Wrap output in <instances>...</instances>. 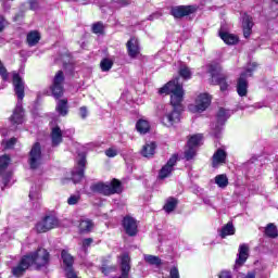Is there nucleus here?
Returning a JSON list of instances; mask_svg holds the SVG:
<instances>
[{
  "mask_svg": "<svg viewBox=\"0 0 278 278\" xmlns=\"http://www.w3.org/2000/svg\"><path fill=\"white\" fill-rule=\"evenodd\" d=\"M62 129L59 128V126H55L51 130V140H52V147H58V144H61L62 142V136H63Z\"/></svg>",
  "mask_w": 278,
  "mask_h": 278,
  "instance_id": "nucleus-23",
  "label": "nucleus"
},
{
  "mask_svg": "<svg viewBox=\"0 0 278 278\" xmlns=\"http://www.w3.org/2000/svg\"><path fill=\"white\" fill-rule=\"evenodd\" d=\"M4 186H8V179H4Z\"/></svg>",
  "mask_w": 278,
  "mask_h": 278,
  "instance_id": "nucleus-54",
  "label": "nucleus"
},
{
  "mask_svg": "<svg viewBox=\"0 0 278 278\" xmlns=\"http://www.w3.org/2000/svg\"><path fill=\"white\" fill-rule=\"evenodd\" d=\"M94 190L101 194H104L105 197H110L111 194H118L123 192V187L121 186V181L113 179L109 184L100 182L96 185Z\"/></svg>",
  "mask_w": 278,
  "mask_h": 278,
  "instance_id": "nucleus-4",
  "label": "nucleus"
},
{
  "mask_svg": "<svg viewBox=\"0 0 278 278\" xmlns=\"http://www.w3.org/2000/svg\"><path fill=\"white\" fill-rule=\"evenodd\" d=\"M55 227H60V219L53 215H48L36 224L35 229L37 233H47V231H51Z\"/></svg>",
  "mask_w": 278,
  "mask_h": 278,
  "instance_id": "nucleus-5",
  "label": "nucleus"
},
{
  "mask_svg": "<svg viewBox=\"0 0 278 278\" xmlns=\"http://www.w3.org/2000/svg\"><path fill=\"white\" fill-rule=\"evenodd\" d=\"M210 103H212V97L207 93H200L194 104L189 105L190 112H205L207 108H210Z\"/></svg>",
  "mask_w": 278,
  "mask_h": 278,
  "instance_id": "nucleus-7",
  "label": "nucleus"
},
{
  "mask_svg": "<svg viewBox=\"0 0 278 278\" xmlns=\"http://www.w3.org/2000/svg\"><path fill=\"white\" fill-rule=\"evenodd\" d=\"M271 10H275V12H278V0H274L271 2Z\"/></svg>",
  "mask_w": 278,
  "mask_h": 278,
  "instance_id": "nucleus-51",
  "label": "nucleus"
},
{
  "mask_svg": "<svg viewBox=\"0 0 278 278\" xmlns=\"http://www.w3.org/2000/svg\"><path fill=\"white\" fill-rule=\"evenodd\" d=\"M157 146L155 142L146 143L141 150V155L143 157H151L152 155H155V149Z\"/></svg>",
  "mask_w": 278,
  "mask_h": 278,
  "instance_id": "nucleus-24",
  "label": "nucleus"
},
{
  "mask_svg": "<svg viewBox=\"0 0 278 278\" xmlns=\"http://www.w3.org/2000/svg\"><path fill=\"white\" fill-rule=\"evenodd\" d=\"M195 155H197V149L187 146V149L185 150V160L190 162V160H194Z\"/></svg>",
  "mask_w": 278,
  "mask_h": 278,
  "instance_id": "nucleus-36",
  "label": "nucleus"
},
{
  "mask_svg": "<svg viewBox=\"0 0 278 278\" xmlns=\"http://www.w3.org/2000/svg\"><path fill=\"white\" fill-rule=\"evenodd\" d=\"M265 236H268V238H277V227H275L273 224H269L265 228Z\"/></svg>",
  "mask_w": 278,
  "mask_h": 278,
  "instance_id": "nucleus-37",
  "label": "nucleus"
},
{
  "mask_svg": "<svg viewBox=\"0 0 278 278\" xmlns=\"http://www.w3.org/2000/svg\"><path fill=\"white\" fill-rule=\"evenodd\" d=\"M143 260L144 262H147V264H150L151 266H160V264H162V260L151 254H144Z\"/></svg>",
  "mask_w": 278,
  "mask_h": 278,
  "instance_id": "nucleus-30",
  "label": "nucleus"
},
{
  "mask_svg": "<svg viewBox=\"0 0 278 278\" xmlns=\"http://www.w3.org/2000/svg\"><path fill=\"white\" fill-rule=\"evenodd\" d=\"M93 240L92 238H87L83 240V247L84 249H88V247H90V244H92Z\"/></svg>",
  "mask_w": 278,
  "mask_h": 278,
  "instance_id": "nucleus-49",
  "label": "nucleus"
},
{
  "mask_svg": "<svg viewBox=\"0 0 278 278\" xmlns=\"http://www.w3.org/2000/svg\"><path fill=\"white\" fill-rule=\"evenodd\" d=\"M211 73H212V81L219 86L222 92H225V90L229 88V84L227 83V76L223 74L216 75L214 74V72H211Z\"/></svg>",
  "mask_w": 278,
  "mask_h": 278,
  "instance_id": "nucleus-19",
  "label": "nucleus"
},
{
  "mask_svg": "<svg viewBox=\"0 0 278 278\" xmlns=\"http://www.w3.org/2000/svg\"><path fill=\"white\" fill-rule=\"evenodd\" d=\"M227 162V152L223 149H218L214 154H213V168H218V166H223Z\"/></svg>",
  "mask_w": 278,
  "mask_h": 278,
  "instance_id": "nucleus-17",
  "label": "nucleus"
},
{
  "mask_svg": "<svg viewBox=\"0 0 278 278\" xmlns=\"http://www.w3.org/2000/svg\"><path fill=\"white\" fill-rule=\"evenodd\" d=\"M28 164L31 170H36L42 166V148L40 147V143L37 142L31 147L28 154Z\"/></svg>",
  "mask_w": 278,
  "mask_h": 278,
  "instance_id": "nucleus-6",
  "label": "nucleus"
},
{
  "mask_svg": "<svg viewBox=\"0 0 278 278\" xmlns=\"http://www.w3.org/2000/svg\"><path fill=\"white\" fill-rule=\"evenodd\" d=\"M114 3H117L119 8H125L126 5H129V0H113Z\"/></svg>",
  "mask_w": 278,
  "mask_h": 278,
  "instance_id": "nucleus-46",
  "label": "nucleus"
},
{
  "mask_svg": "<svg viewBox=\"0 0 278 278\" xmlns=\"http://www.w3.org/2000/svg\"><path fill=\"white\" fill-rule=\"evenodd\" d=\"M11 159L8 154L0 156V170H5L10 166Z\"/></svg>",
  "mask_w": 278,
  "mask_h": 278,
  "instance_id": "nucleus-38",
  "label": "nucleus"
},
{
  "mask_svg": "<svg viewBox=\"0 0 278 278\" xmlns=\"http://www.w3.org/2000/svg\"><path fill=\"white\" fill-rule=\"evenodd\" d=\"M175 207H177V199H175V198L167 199V201L164 205L165 212L167 214H170V212H173L175 210Z\"/></svg>",
  "mask_w": 278,
  "mask_h": 278,
  "instance_id": "nucleus-33",
  "label": "nucleus"
},
{
  "mask_svg": "<svg viewBox=\"0 0 278 278\" xmlns=\"http://www.w3.org/2000/svg\"><path fill=\"white\" fill-rule=\"evenodd\" d=\"M179 75L182 79H190V77H192V72L190 71V67L181 65L179 68Z\"/></svg>",
  "mask_w": 278,
  "mask_h": 278,
  "instance_id": "nucleus-34",
  "label": "nucleus"
},
{
  "mask_svg": "<svg viewBox=\"0 0 278 278\" xmlns=\"http://www.w3.org/2000/svg\"><path fill=\"white\" fill-rule=\"evenodd\" d=\"M30 266L42 268L49 264V252L46 249H38L36 252L26 255Z\"/></svg>",
  "mask_w": 278,
  "mask_h": 278,
  "instance_id": "nucleus-3",
  "label": "nucleus"
},
{
  "mask_svg": "<svg viewBox=\"0 0 278 278\" xmlns=\"http://www.w3.org/2000/svg\"><path fill=\"white\" fill-rule=\"evenodd\" d=\"M55 111L60 116H66V114H68V100H59L56 103Z\"/></svg>",
  "mask_w": 278,
  "mask_h": 278,
  "instance_id": "nucleus-25",
  "label": "nucleus"
},
{
  "mask_svg": "<svg viewBox=\"0 0 278 278\" xmlns=\"http://www.w3.org/2000/svg\"><path fill=\"white\" fill-rule=\"evenodd\" d=\"M79 115L81 116V118H86L88 116V109H86V106L80 108Z\"/></svg>",
  "mask_w": 278,
  "mask_h": 278,
  "instance_id": "nucleus-50",
  "label": "nucleus"
},
{
  "mask_svg": "<svg viewBox=\"0 0 278 278\" xmlns=\"http://www.w3.org/2000/svg\"><path fill=\"white\" fill-rule=\"evenodd\" d=\"M9 23L8 20L3 15H0V31H3L5 27H8Z\"/></svg>",
  "mask_w": 278,
  "mask_h": 278,
  "instance_id": "nucleus-44",
  "label": "nucleus"
},
{
  "mask_svg": "<svg viewBox=\"0 0 278 278\" xmlns=\"http://www.w3.org/2000/svg\"><path fill=\"white\" fill-rule=\"evenodd\" d=\"M79 201H81V194L79 192L70 195V198L67 199V203L70 205H77Z\"/></svg>",
  "mask_w": 278,
  "mask_h": 278,
  "instance_id": "nucleus-39",
  "label": "nucleus"
},
{
  "mask_svg": "<svg viewBox=\"0 0 278 278\" xmlns=\"http://www.w3.org/2000/svg\"><path fill=\"white\" fill-rule=\"evenodd\" d=\"M218 278H233V276L231 275V271L229 270H222L218 275Z\"/></svg>",
  "mask_w": 278,
  "mask_h": 278,
  "instance_id": "nucleus-45",
  "label": "nucleus"
},
{
  "mask_svg": "<svg viewBox=\"0 0 278 278\" xmlns=\"http://www.w3.org/2000/svg\"><path fill=\"white\" fill-rule=\"evenodd\" d=\"M248 258H249V245L243 243L239 247V254L236 260L235 268H238V266H242V264H244V262H247Z\"/></svg>",
  "mask_w": 278,
  "mask_h": 278,
  "instance_id": "nucleus-18",
  "label": "nucleus"
},
{
  "mask_svg": "<svg viewBox=\"0 0 278 278\" xmlns=\"http://www.w3.org/2000/svg\"><path fill=\"white\" fill-rule=\"evenodd\" d=\"M16 144V138H11L9 141L5 142L4 148L5 149H12Z\"/></svg>",
  "mask_w": 278,
  "mask_h": 278,
  "instance_id": "nucleus-47",
  "label": "nucleus"
},
{
  "mask_svg": "<svg viewBox=\"0 0 278 278\" xmlns=\"http://www.w3.org/2000/svg\"><path fill=\"white\" fill-rule=\"evenodd\" d=\"M13 88L18 99L17 104L13 111L10 122L12 125H23L25 123V111H23V99H25V80L21 74L13 73Z\"/></svg>",
  "mask_w": 278,
  "mask_h": 278,
  "instance_id": "nucleus-2",
  "label": "nucleus"
},
{
  "mask_svg": "<svg viewBox=\"0 0 278 278\" xmlns=\"http://www.w3.org/2000/svg\"><path fill=\"white\" fill-rule=\"evenodd\" d=\"M102 273H104V275H108V268H103Z\"/></svg>",
  "mask_w": 278,
  "mask_h": 278,
  "instance_id": "nucleus-53",
  "label": "nucleus"
},
{
  "mask_svg": "<svg viewBox=\"0 0 278 278\" xmlns=\"http://www.w3.org/2000/svg\"><path fill=\"white\" fill-rule=\"evenodd\" d=\"M251 75H253L251 70L241 73L237 84V92L239 97H247L249 92V83L247 81V78L251 77Z\"/></svg>",
  "mask_w": 278,
  "mask_h": 278,
  "instance_id": "nucleus-8",
  "label": "nucleus"
},
{
  "mask_svg": "<svg viewBox=\"0 0 278 278\" xmlns=\"http://www.w3.org/2000/svg\"><path fill=\"white\" fill-rule=\"evenodd\" d=\"M126 47L130 58L140 55V42L136 37L130 38V40L126 43Z\"/></svg>",
  "mask_w": 278,
  "mask_h": 278,
  "instance_id": "nucleus-15",
  "label": "nucleus"
},
{
  "mask_svg": "<svg viewBox=\"0 0 278 278\" xmlns=\"http://www.w3.org/2000/svg\"><path fill=\"white\" fill-rule=\"evenodd\" d=\"M242 25H243V36H244V38H250L252 29H253V17H251L248 14H244Z\"/></svg>",
  "mask_w": 278,
  "mask_h": 278,
  "instance_id": "nucleus-20",
  "label": "nucleus"
},
{
  "mask_svg": "<svg viewBox=\"0 0 278 278\" xmlns=\"http://www.w3.org/2000/svg\"><path fill=\"white\" fill-rule=\"evenodd\" d=\"M27 42L29 45V47H36V45H38V42H40V33L39 31H30L27 35Z\"/></svg>",
  "mask_w": 278,
  "mask_h": 278,
  "instance_id": "nucleus-27",
  "label": "nucleus"
},
{
  "mask_svg": "<svg viewBox=\"0 0 278 278\" xmlns=\"http://www.w3.org/2000/svg\"><path fill=\"white\" fill-rule=\"evenodd\" d=\"M218 34L219 38L224 40L225 45H238V36L227 33L223 30V28L219 29Z\"/></svg>",
  "mask_w": 278,
  "mask_h": 278,
  "instance_id": "nucleus-22",
  "label": "nucleus"
},
{
  "mask_svg": "<svg viewBox=\"0 0 278 278\" xmlns=\"http://www.w3.org/2000/svg\"><path fill=\"white\" fill-rule=\"evenodd\" d=\"M236 233V228L233 227V224L228 223L225 225L220 230V238H225L226 236H233Z\"/></svg>",
  "mask_w": 278,
  "mask_h": 278,
  "instance_id": "nucleus-28",
  "label": "nucleus"
},
{
  "mask_svg": "<svg viewBox=\"0 0 278 278\" xmlns=\"http://www.w3.org/2000/svg\"><path fill=\"white\" fill-rule=\"evenodd\" d=\"M112 66H114V62H112V60L110 59H103L100 62V67H101V71H103V73H106L108 71H110Z\"/></svg>",
  "mask_w": 278,
  "mask_h": 278,
  "instance_id": "nucleus-35",
  "label": "nucleus"
},
{
  "mask_svg": "<svg viewBox=\"0 0 278 278\" xmlns=\"http://www.w3.org/2000/svg\"><path fill=\"white\" fill-rule=\"evenodd\" d=\"M2 144H5V141H2Z\"/></svg>",
  "mask_w": 278,
  "mask_h": 278,
  "instance_id": "nucleus-55",
  "label": "nucleus"
},
{
  "mask_svg": "<svg viewBox=\"0 0 278 278\" xmlns=\"http://www.w3.org/2000/svg\"><path fill=\"white\" fill-rule=\"evenodd\" d=\"M197 12V7L194 5H180L172 8V15L175 18H184V16H188L190 14H194Z\"/></svg>",
  "mask_w": 278,
  "mask_h": 278,
  "instance_id": "nucleus-11",
  "label": "nucleus"
},
{
  "mask_svg": "<svg viewBox=\"0 0 278 278\" xmlns=\"http://www.w3.org/2000/svg\"><path fill=\"white\" fill-rule=\"evenodd\" d=\"M256 275L257 274L255 271H248L247 274L239 273L237 278H255Z\"/></svg>",
  "mask_w": 278,
  "mask_h": 278,
  "instance_id": "nucleus-41",
  "label": "nucleus"
},
{
  "mask_svg": "<svg viewBox=\"0 0 278 278\" xmlns=\"http://www.w3.org/2000/svg\"><path fill=\"white\" fill-rule=\"evenodd\" d=\"M94 229V223L91 219H80L78 224L79 233H90Z\"/></svg>",
  "mask_w": 278,
  "mask_h": 278,
  "instance_id": "nucleus-21",
  "label": "nucleus"
},
{
  "mask_svg": "<svg viewBox=\"0 0 278 278\" xmlns=\"http://www.w3.org/2000/svg\"><path fill=\"white\" fill-rule=\"evenodd\" d=\"M30 264L27 260V256H24L21 258L18 264L12 267L11 273L13 277H23L25 273H27V269L29 268Z\"/></svg>",
  "mask_w": 278,
  "mask_h": 278,
  "instance_id": "nucleus-13",
  "label": "nucleus"
},
{
  "mask_svg": "<svg viewBox=\"0 0 278 278\" xmlns=\"http://www.w3.org/2000/svg\"><path fill=\"white\" fill-rule=\"evenodd\" d=\"M77 164H78V167L72 172V181H74V184H79V181L84 179V168L86 167L85 153L78 154Z\"/></svg>",
  "mask_w": 278,
  "mask_h": 278,
  "instance_id": "nucleus-9",
  "label": "nucleus"
},
{
  "mask_svg": "<svg viewBox=\"0 0 278 278\" xmlns=\"http://www.w3.org/2000/svg\"><path fill=\"white\" fill-rule=\"evenodd\" d=\"M29 199L33 201V203H36L42 199V194H40V189L38 187H31Z\"/></svg>",
  "mask_w": 278,
  "mask_h": 278,
  "instance_id": "nucleus-32",
  "label": "nucleus"
},
{
  "mask_svg": "<svg viewBox=\"0 0 278 278\" xmlns=\"http://www.w3.org/2000/svg\"><path fill=\"white\" fill-rule=\"evenodd\" d=\"M160 13H154L152 15L149 16V21H153L154 18H160Z\"/></svg>",
  "mask_w": 278,
  "mask_h": 278,
  "instance_id": "nucleus-52",
  "label": "nucleus"
},
{
  "mask_svg": "<svg viewBox=\"0 0 278 278\" xmlns=\"http://www.w3.org/2000/svg\"><path fill=\"white\" fill-rule=\"evenodd\" d=\"M136 129L139 134H149L151 124L147 119H139L136 124Z\"/></svg>",
  "mask_w": 278,
  "mask_h": 278,
  "instance_id": "nucleus-26",
  "label": "nucleus"
},
{
  "mask_svg": "<svg viewBox=\"0 0 278 278\" xmlns=\"http://www.w3.org/2000/svg\"><path fill=\"white\" fill-rule=\"evenodd\" d=\"M159 94H170V105L173 111L165 112L161 116V123L165 127H173L181 121V111L184 110V87L179 85V78L168 81L159 90Z\"/></svg>",
  "mask_w": 278,
  "mask_h": 278,
  "instance_id": "nucleus-1",
  "label": "nucleus"
},
{
  "mask_svg": "<svg viewBox=\"0 0 278 278\" xmlns=\"http://www.w3.org/2000/svg\"><path fill=\"white\" fill-rule=\"evenodd\" d=\"M227 118H229V111L219 109L217 113V125H215V132H213L216 138H218V134H220V125H225Z\"/></svg>",
  "mask_w": 278,
  "mask_h": 278,
  "instance_id": "nucleus-16",
  "label": "nucleus"
},
{
  "mask_svg": "<svg viewBox=\"0 0 278 278\" xmlns=\"http://www.w3.org/2000/svg\"><path fill=\"white\" fill-rule=\"evenodd\" d=\"M123 227L127 236H136V233H138V222H136L131 216L124 217Z\"/></svg>",
  "mask_w": 278,
  "mask_h": 278,
  "instance_id": "nucleus-14",
  "label": "nucleus"
},
{
  "mask_svg": "<svg viewBox=\"0 0 278 278\" xmlns=\"http://www.w3.org/2000/svg\"><path fill=\"white\" fill-rule=\"evenodd\" d=\"M103 29H104L103 23L101 22H98L92 26L93 34H103Z\"/></svg>",
  "mask_w": 278,
  "mask_h": 278,
  "instance_id": "nucleus-40",
  "label": "nucleus"
},
{
  "mask_svg": "<svg viewBox=\"0 0 278 278\" xmlns=\"http://www.w3.org/2000/svg\"><path fill=\"white\" fill-rule=\"evenodd\" d=\"M106 157H116L118 155V151L114 148H110L105 151Z\"/></svg>",
  "mask_w": 278,
  "mask_h": 278,
  "instance_id": "nucleus-43",
  "label": "nucleus"
},
{
  "mask_svg": "<svg viewBox=\"0 0 278 278\" xmlns=\"http://www.w3.org/2000/svg\"><path fill=\"white\" fill-rule=\"evenodd\" d=\"M201 140H203V135H193L188 140L187 147H191L192 149H197L201 144Z\"/></svg>",
  "mask_w": 278,
  "mask_h": 278,
  "instance_id": "nucleus-29",
  "label": "nucleus"
},
{
  "mask_svg": "<svg viewBox=\"0 0 278 278\" xmlns=\"http://www.w3.org/2000/svg\"><path fill=\"white\" fill-rule=\"evenodd\" d=\"M62 84H64V72L59 71L54 76L52 85V94L55 97V99H60V97L64 94V87Z\"/></svg>",
  "mask_w": 278,
  "mask_h": 278,
  "instance_id": "nucleus-10",
  "label": "nucleus"
},
{
  "mask_svg": "<svg viewBox=\"0 0 278 278\" xmlns=\"http://www.w3.org/2000/svg\"><path fill=\"white\" fill-rule=\"evenodd\" d=\"M170 278H179V269L177 267H173L169 271Z\"/></svg>",
  "mask_w": 278,
  "mask_h": 278,
  "instance_id": "nucleus-48",
  "label": "nucleus"
},
{
  "mask_svg": "<svg viewBox=\"0 0 278 278\" xmlns=\"http://www.w3.org/2000/svg\"><path fill=\"white\" fill-rule=\"evenodd\" d=\"M215 184L218 186V188H225L226 186H229V178H227V175L220 174L215 177Z\"/></svg>",
  "mask_w": 278,
  "mask_h": 278,
  "instance_id": "nucleus-31",
  "label": "nucleus"
},
{
  "mask_svg": "<svg viewBox=\"0 0 278 278\" xmlns=\"http://www.w3.org/2000/svg\"><path fill=\"white\" fill-rule=\"evenodd\" d=\"M0 76L5 81L8 80V70H5V66H3V63L0 61Z\"/></svg>",
  "mask_w": 278,
  "mask_h": 278,
  "instance_id": "nucleus-42",
  "label": "nucleus"
},
{
  "mask_svg": "<svg viewBox=\"0 0 278 278\" xmlns=\"http://www.w3.org/2000/svg\"><path fill=\"white\" fill-rule=\"evenodd\" d=\"M177 154L172 155V157L159 172V179H166L167 177H170V174L173 170H175V164H177Z\"/></svg>",
  "mask_w": 278,
  "mask_h": 278,
  "instance_id": "nucleus-12",
  "label": "nucleus"
}]
</instances>
